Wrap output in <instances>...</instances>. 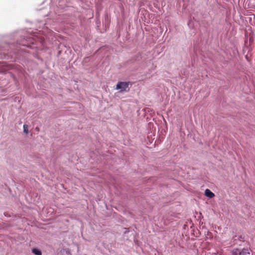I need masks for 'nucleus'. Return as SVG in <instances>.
<instances>
[{"mask_svg": "<svg viewBox=\"0 0 255 255\" xmlns=\"http://www.w3.org/2000/svg\"><path fill=\"white\" fill-rule=\"evenodd\" d=\"M127 89H128V83L126 82H119L116 86V89L121 90V92L126 91Z\"/></svg>", "mask_w": 255, "mask_h": 255, "instance_id": "obj_1", "label": "nucleus"}, {"mask_svg": "<svg viewBox=\"0 0 255 255\" xmlns=\"http://www.w3.org/2000/svg\"><path fill=\"white\" fill-rule=\"evenodd\" d=\"M236 249H235L233 251V252H232L233 255H239V254L235 253V252H236Z\"/></svg>", "mask_w": 255, "mask_h": 255, "instance_id": "obj_6", "label": "nucleus"}, {"mask_svg": "<svg viewBox=\"0 0 255 255\" xmlns=\"http://www.w3.org/2000/svg\"><path fill=\"white\" fill-rule=\"evenodd\" d=\"M23 131L24 133H25L26 134L28 133V127L27 125H23Z\"/></svg>", "mask_w": 255, "mask_h": 255, "instance_id": "obj_5", "label": "nucleus"}, {"mask_svg": "<svg viewBox=\"0 0 255 255\" xmlns=\"http://www.w3.org/2000/svg\"><path fill=\"white\" fill-rule=\"evenodd\" d=\"M205 195L210 198H212L215 196V194L208 189H206Z\"/></svg>", "mask_w": 255, "mask_h": 255, "instance_id": "obj_3", "label": "nucleus"}, {"mask_svg": "<svg viewBox=\"0 0 255 255\" xmlns=\"http://www.w3.org/2000/svg\"><path fill=\"white\" fill-rule=\"evenodd\" d=\"M236 252L235 253L239 254V255H247L250 254V252L248 249H243L242 251H240L239 249H236Z\"/></svg>", "mask_w": 255, "mask_h": 255, "instance_id": "obj_2", "label": "nucleus"}, {"mask_svg": "<svg viewBox=\"0 0 255 255\" xmlns=\"http://www.w3.org/2000/svg\"><path fill=\"white\" fill-rule=\"evenodd\" d=\"M32 253H34L35 255H41L42 253L41 252L37 249H33L32 250Z\"/></svg>", "mask_w": 255, "mask_h": 255, "instance_id": "obj_4", "label": "nucleus"}]
</instances>
